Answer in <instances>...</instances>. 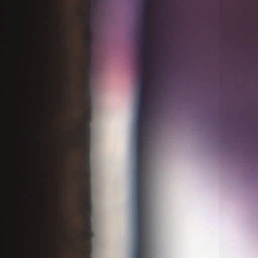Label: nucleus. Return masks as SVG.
Here are the masks:
<instances>
[{"label": "nucleus", "instance_id": "f257e3e1", "mask_svg": "<svg viewBox=\"0 0 258 258\" xmlns=\"http://www.w3.org/2000/svg\"><path fill=\"white\" fill-rule=\"evenodd\" d=\"M148 95L139 93L138 112L137 117L136 136V199L142 198L145 184L144 176L145 168L144 162L147 158L146 137L145 136L147 124V114L149 110L150 102L146 99Z\"/></svg>", "mask_w": 258, "mask_h": 258}, {"label": "nucleus", "instance_id": "f03ea898", "mask_svg": "<svg viewBox=\"0 0 258 258\" xmlns=\"http://www.w3.org/2000/svg\"><path fill=\"white\" fill-rule=\"evenodd\" d=\"M151 0H145V4L143 6V19L145 22L142 25L143 29V39L146 42L147 44L141 43L140 51L141 58L140 62L141 63V68L139 75L141 77L140 86H150V82L148 80V67L149 66V61L151 59V53L148 49V44L150 42V38L148 31V26L149 24V16L150 13L148 11L149 4L151 3Z\"/></svg>", "mask_w": 258, "mask_h": 258}, {"label": "nucleus", "instance_id": "7ed1b4c3", "mask_svg": "<svg viewBox=\"0 0 258 258\" xmlns=\"http://www.w3.org/2000/svg\"><path fill=\"white\" fill-rule=\"evenodd\" d=\"M78 130L80 131L82 136L81 144L86 155V163L88 169L84 175L86 185L85 188V201L84 204V216L91 215L92 205L90 197V173L89 169V153L90 147V134L89 125L88 124L85 128L81 130L78 126Z\"/></svg>", "mask_w": 258, "mask_h": 258}, {"label": "nucleus", "instance_id": "20e7f679", "mask_svg": "<svg viewBox=\"0 0 258 258\" xmlns=\"http://www.w3.org/2000/svg\"><path fill=\"white\" fill-rule=\"evenodd\" d=\"M87 33L88 35V38L87 42L88 44V47L87 48V51L86 52V57L88 60V62L85 66L84 69L83 70V76L85 79V84L86 87H88L89 85L90 75L92 69V64L91 63V49L90 47V44L91 43V34L89 30H87Z\"/></svg>", "mask_w": 258, "mask_h": 258}, {"label": "nucleus", "instance_id": "39448f33", "mask_svg": "<svg viewBox=\"0 0 258 258\" xmlns=\"http://www.w3.org/2000/svg\"><path fill=\"white\" fill-rule=\"evenodd\" d=\"M84 237L85 238V245L87 251L86 258H91L92 252V238L93 233L92 231H85Z\"/></svg>", "mask_w": 258, "mask_h": 258}, {"label": "nucleus", "instance_id": "423d86ee", "mask_svg": "<svg viewBox=\"0 0 258 258\" xmlns=\"http://www.w3.org/2000/svg\"><path fill=\"white\" fill-rule=\"evenodd\" d=\"M149 252V247H136L135 258H145Z\"/></svg>", "mask_w": 258, "mask_h": 258}, {"label": "nucleus", "instance_id": "0eeeda50", "mask_svg": "<svg viewBox=\"0 0 258 258\" xmlns=\"http://www.w3.org/2000/svg\"><path fill=\"white\" fill-rule=\"evenodd\" d=\"M84 216V225L85 231H92L91 230V215Z\"/></svg>", "mask_w": 258, "mask_h": 258}, {"label": "nucleus", "instance_id": "6e6552de", "mask_svg": "<svg viewBox=\"0 0 258 258\" xmlns=\"http://www.w3.org/2000/svg\"><path fill=\"white\" fill-rule=\"evenodd\" d=\"M150 86H140L139 93L148 95Z\"/></svg>", "mask_w": 258, "mask_h": 258}, {"label": "nucleus", "instance_id": "1a4fd4ad", "mask_svg": "<svg viewBox=\"0 0 258 258\" xmlns=\"http://www.w3.org/2000/svg\"><path fill=\"white\" fill-rule=\"evenodd\" d=\"M76 174H77L78 176H82V174H81L80 172H78V171H77V172H76Z\"/></svg>", "mask_w": 258, "mask_h": 258}, {"label": "nucleus", "instance_id": "9d476101", "mask_svg": "<svg viewBox=\"0 0 258 258\" xmlns=\"http://www.w3.org/2000/svg\"><path fill=\"white\" fill-rule=\"evenodd\" d=\"M90 112H88V116L90 117Z\"/></svg>", "mask_w": 258, "mask_h": 258}]
</instances>
